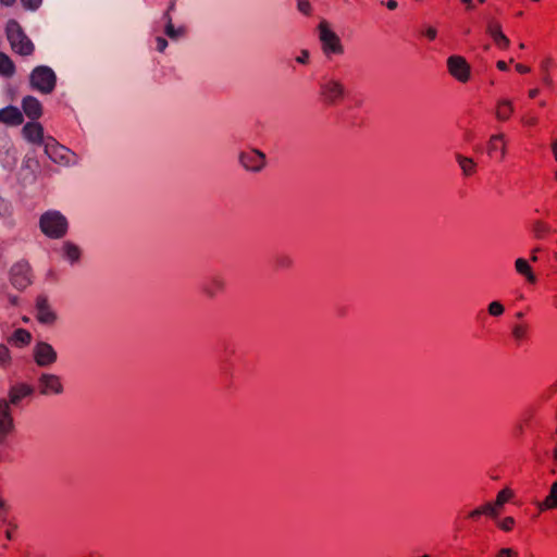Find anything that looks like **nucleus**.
Listing matches in <instances>:
<instances>
[{"label":"nucleus","instance_id":"1","mask_svg":"<svg viewBox=\"0 0 557 557\" xmlns=\"http://www.w3.org/2000/svg\"><path fill=\"white\" fill-rule=\"evenodd\" d=\"M40 231L49 238H62L69 230V222L58 210H48L39 219Z\"/></svg>","mask_w":557,"mask_h":557},{"label":"nucleus","instance_id":"2","mask_svg":"<svg viewBox=\"0 0 557 557\" xmlns=\"http://www.w3.org/2000/svg\"><path fill=\"white\" fill-rule=\"evenodd\" d=\"M7 37L15 53L27 57L34 52L35 46L33 41L26 36L16 21L8 22Z\"/></svg>","mask_w":557,"mask_h":557},{"label":"nucleus","instance_id":"3","mask_svg":"<svg viewBox=\"0 0 557 557\" xmlns=\"http://www.w3.org/2000/svg\"><path fill=\"white\" fill-rule=\"evenodd\" d=\"M29 84L33 89L41 94H51L57 84L55 73L47 65H38L29 75Z\"/></svg>","mask_w":557,"mask_h":557},{"label":"nucleus","instance_id":"4","mask_svg":"<svg viewBox=\"0 0 557 557\" xmlns=\"http://www.w3.org/2000/svg\"><path fill=\"white\" fill-rule=\"evenodd\" d=\"M318 30L321 49L325 57L330 58L333 54L344 53V46L342 45L341 38L330 28L326 21L320 22Z\"/></svg>","mask_w":557,"mask_h":557},{"label":"nucleus","instance_id":"5","mask_svg":"<svg viewBox=\"0 0 557 557\" xmlns=\"http://www.w3.org/2000/svg\"><path fill=\"white\" fill-rule=\"evenodd\" d=\"M346 92L345 85L336 77H325L320 84V95L327 104H336L345 98Z\"/></svg>","mask_w":557,"mask_h":557},{"label":"nucleus","instance_id":"6","mask_svg":"<svg viewBox=\"0 0 557 557\" xmlns=\"http://www.w3.org/2000/svg\"><path fill=\"white\" fill-rule=\"evenodd\" d=\"M35 394V387L25 382H14L10 385L8 391L9 408H23L27 399L32 398Z\"/></svg>","mask_w":557,"mask_h":557},{"label":"nucleus","instance_id":"7","mask_svg":"<svg viewBox=\"0 0 557 557\" xmlns=\"http://www.w3.org/2000/svg\"><path fill=\"white\" fill-rule=\"evenodd\" d=\"M10 282L18 290H24L32 283V269L27 261L20 260L10 269Z\"/></svg>","mask_w":557,"mask_h":557},{"label":"nucleus","instance_id":"8","mask_svg":"<svg viewBox=\"0 0 557 557\" xmlns=\"http://www.w3.org/2000/svg\"><path fill=\"white\" fill-rule=\"evenodd\" d=\"M35 317L40 324L51 326L58 320V314L52 308L48 296L38 295L35 302Z\"/></svg>","mask_w":557,"mask_h":557},{"label":"nucleus","instance_id":"9","mask_svg":"<svg viewBox=\"0 0 557 557\" xmlns=\"http://www.w3.org/2000/svg\"><path fill=\"white\" fill-rule=\"evenodd\" d=\"M33 357L38 367H51L58 359L55 349L47 342L39 341L33 347Z\"/></svg>","mask_w":557,"mask_h":557},{"label":"nucleus","instance_id":"10","mask_svg":"<svg viewBox=\"0 0 557 557\" xmlns=\"http://www.w3.org/2000/svg\"><path fill=\"white\" fill-rule=\"evenodd\" d=\"M37 387L42 396L61 395L64 391L61 377L53 373H41L37 379Z\"/></svg>","mask_w":557,"mask_h":557},{"label":"nucleus","instance_id":"11","mask_svg":"<svg viewBox=\"0 0 557 557\" xmlns=\"http://www.w3.org/2000/svg\"><path fill=\"white\" fill-rule=\"evenodd\" d=\"M238 161L245 170L257 173L265 165V154L258 149H250L242 151Z\"/></svg>","mask_w":557,"mask_h":557},{"label":"nucleus","instance_id":"12","mask_svg":"<svg viewBox=\"0 0 557 557\" xmlns=\"http://www.w3.org/2000/svg\"><path fill=\"white\" fill-rule=\"evenodd\" d=\"M226 287V278L222 273H213L201 284L202 293L210 299L222 294Z\"/></svg>","mask_w":557,"mask_h":557},{"label":"nucleus","instance_id":"13","mask_svg":"<svg viewBox=\"0 0 557 557\" xmlns=\"http://www.w3.org/2000/svg\"><path fill=\"white\" fill-rule=\"evenodd\" d=\"M449 73L459 82L466 83L470 77V65L465 58L451 55L447 60Z\"/></svg>","mask_w":557,"mask_h":557},{"label":"nucleus","instance_id":"14","mask_svg":"<svg viewBox=\"0 0 557 557\" xmlns=\"http://www.w3.org/2000/svg\"><path fill=\"white\" fill-rule=\"evenodd\" d=\"M45 153L54 163L69 162V149L57 143L52 137L47 138V140L45 141Z\"/></svg>","mask_w":557,"mask_h":557},{"label":"nucleus","instance_id":"15","mask_svg":"<svg viewBox=\"0 0 557 557\" xmlns=\"http://www.w3.org/2000/svg\"><path fill=\"white\" fill-rule=\"evenodd\" d=\"M14 429V421L7 400H0V444L4 442L7 435Z\"/></svg>","mask_w":557,"mask_h":557},{"label":"nucleus","instance_id":"16","mask_svg":"<svg viewBox=\"0 0 557 557\" xmlns=\"http://www.w3.org/2000/svg\"><path fill=\"white\" fill-rule=\"evenodd\" d=\"M23 113L18 108L14 106H8L3 109H0V123L10 126H18L23 123Z\"/></svg>","mask_w":557,"mask_h":557},{"label":"nucleus","instance_id":"17","mask_svg":"<svg viewBox=\"0 0 557 557\" xmlns=\"http://www.w3.org/2000/svg\"><path fill=\"white\" fill-rule=\"evenodd\" d=\"M23 136L26 140L33 144H44V128L37 122H28L23 126L22 129Z\"/></svg>","mask_w":557,"mask_h":557},{"label":"nucleus","instance_id":"18","mask_svg":"<svg viewBox=\"0 0 557 557\" xmlns=\"http://www.w3.org/2000/svg\"><path fill=\"white\" fill-rule=\"evenodd\" d=\"M22 108L24 113L33 121L39 119L42 114L40 101L33 96H26L23 98Z\"/></svg>","mask_w":557,"mask_h":557},{"label":"nucleus","instance_id":"19","mask_svg":"<svg viewBox=\"0 0 557 557\" xmlns=\"http://www.w3.org/2000/svg\"><path fill=\"white\" fill-rule=\"evenodd\" d=\"M60 255L63 259L69 261L71 264H75L81 259L82 250L76 244H74L70 240H66V242H63L61 245Z\"/></svg>","mask_w":557,"mask_h":557},{"label":"nucleus","instance_id":"20","mask_svg":"<svg viewBox=\"0 0 557 557\" xmlns=\"http://www.w3.org/2000/svg\"><path fill=\"white\" fill-rule=\"evenodd\" d=\"M499 152V159L503 160L506 156V145L503 134L492 135L487 144V153L490 157H494Z\"/></svg>","mask_w":557,"mask_h":557},{"label":"nucleus","instance_id":"21","mask_svg":"<svg viewBox=\"0 0 557 557\" xmlns=\"http://www.w3.org/2000/svg\"><path fill=\"white\" fill-rule=\"evenodd\" d=\"M163 20L165 21L164 33L169 38L172 40H177L185 35V27L181 26L175 28L169 12H164Z\"/></svg>","mask_w":557,"mask_h":557},{"label":"nucleus","instance_id":"22","mask_svg":"<svg viewBox=\"0 0 557 557\" xmlns=\"http://www.w3.org/2000/svg\"><path fill=\"white\" fill-rule=\"evenodd\" d=\"M537 507L541 511L557 508V481L552 484L548 495Z\"/></svg>","mask_w":557,"mask_h":557},{"label":"nucleus","instance_id":"23","mask_svg":"<svg viewBox=\"0 0 557 557\" xmlns=\"http://www.w3.org/2000/svg\"><path fill=\"white\" fill-rule=\"evenodd\" d=\"M513 112L512 102L508 99H503L497 102L496 117L499 121H507Z\"/></svg>","mask_w":557,"mask_h":557},{"label":"nucleus","instance_id":"24","mask_svg":"<svg viewBox=\"0 0 557 557\" xmlns=\"http://www.w3.org/2000/svg\"><path fill=\"white\" fill-rule=\"evenodd\" d=\"M293 264V257L286 252H277L273 257V265L276 270H288Z\"/></svg>","mask_w":557,"mask_h":557},{"label":"nucleus","instance_id":"25","mask_svg":"<svg viewBox=\"0 0 557 557\" xmlns=\"http://www.w3.org/2000/svg\"><path fill=\"white\" fill-rule=\"evenodd\" d=\"M15 73V65L8 54L0 51V74L4 77H12Z\"/></svg>","mask_w":557,"mask_h":557},{"label":"nucleus","instance_id":"26","mask_svg":"<svg viewBox=\"0 0 557 557\" xmlns=\"http://www.w3.org/2000/svg\"><path fill=\"white\" fill-rule=\"evenodd\" d=\"M515 267H516V271L519 274L524 275L530 283H535L536 277L533 274L531 267L529 265V263L525 259L518 258L515 262Z\"/></svg>","mask_w":557,"mask_h":557},{"label":"nucleus","instance_id":"27","mask_svg":"<svg viewBox=\"0 0 557 557\" xmlns=\"http://www.w3.org/2000/svg\"><path fill=\"white\" fill-rule=\"evenodd\" d=\"M32 334L25 329H17L13 332L10 342L23 347L30 343Z\"/></svg>","mask_w":557,"mask_h":557},{"label":"nucleus","instance_id":"28","mask_svg":"<svg viewBox=\"0 0 557 557\" xmlns=\"http://www.w3.org/2000/svg\"><path fill=\"white\" fill-rule=\"evenodd\" d=\"M456 160L466 176H470L475 171V163L471 158L465 157L460 153H456Z\"/></svg>","mask_w":557,"mask_h":557},{"label":"nucleus","instance_id":"29","mask_svg":"<svg viewBox=\"0 0 557 557\" xmlns=\"http://www.w3.org/2000/svg\"><path fill=\"white\" fill-rule=\"evenodd\" d=\"M491 37L493 38L495 45L498 48L506 49L509 47L510 41L504 33H497V34L491 35Z\"/></svg>","mask_w":557,"mask_h":557},{"label":"nucleus","instance_id":"30","mask_svg":"<svg viewBox=\"0 0 557 557\" xmlns=\"http://www.w3.org/2000/svg\"><path fill=\"white\" fill-rule=\"evenodd\" d=\"M491 37L493 38L495 45L498 48L506 49L509 47L510 41L504 33H497V34L491 35Z\"/></svg>","mask_w":557,"mask_h":557},{"label":"nucleus","instance_id":"31","mask_svg":"<svg viewBox=\"0 0 557 557\" xmlns=\"http://www.w3.org/2000/svg\"><path fill=\"white\" fill-rule=\"evenodd\" d=\"M505 308L499 301H492L488 305V313L494 317H499L504 313Z\"/></svg>","mask_w":557,"mask_h":557},{"label":"nucleus","instance_id":"32","mask_svg":"<svg viewBox=\"0 0 557 557\" xmlns=\"http://www.w3.org/2000/svg\"><path fill=\"white\" fill-rule=\"evenodd\" d=\"M548 231V226L541 221H536L533 225V232L535 233V236L539 238L543 237Z\"/></svg>","mask_w":557,"mask_h":557},{"label":"nucleus","instance_id":"33","mask_svg":"<svg viewBox=\"0 0 557 557\" xmlns=\"http://www.w3.org/2000/svg\"><path fill=\"white\" fill-rule=\"evenodd\" d=\"M486 33L491 36L497 33H503L502 26L498 22L491 20L486 26Z\"/></svg>","mask_w":557,"mask_h":557},{"label":"nucleus","instance_id":"34","mask_svg":"<svg viewBox=\"0 0 557 557\" xmlns=\"http://www.w3.org/2000/svg\"><path fill=\"white\" fill-rule=\"evenodd\" d=\"M10 359L9 348L5 345H0V366H5Z\"/></svg>","mask_w":557,"mask_h":557},{"label":"nucleus","instance_id":"35","mask_svg":"<svg viewBox=\"0 0 557 557\" xmlns=\"http://www.w3.org/2000/svg\"><path fill=\"white\" fill-rule=\"evenodd\" d=\"M297 8L301 13L306 15H309L311 12V4L308 0H298Z\"/></svg>","mask_w":557,"mask_h":557},{"label":"nucleus","instance_id":"36","mask_svg":"<svg viewBox=\"0 0 557 557\" xmlns=\"http://www.w3.org/2000/svg\"><path fill=\"white\" fill-rule=\"evenodd\" d=\"M509 493L506 490L500 491L497 494L495 505L497 507H502L508 499H509Z\"/></svg>","mask_w":557,"mask_h":557},{"label":"nucleus","instance_id":"37","mask_svg":"<svg viewBox=\"0 0 557 557\" xmlns=\"http://www.w3.org/2000/svg\"><path fill=\"white\" fill-rule=\"evenodd\" d=\"M497 508L498 507L495 504L487 503L483 506V512L484 515L496 517L498 515Z\"/></svg>","mask_w":557,"mask_h":557},{"label":"nucleus","instance_id":"38","mask_svg":"<svg viewBox=\"0 0 557 557\" xmlns=\"http://www.w3.org/2000/svg\"><path fill=\"white\" fill-rule=\"evenodd\" d=\"M515 524V519L512 517H506L499 522V527L504 531H510Z\"/></svg>","mask_w":557,"mask_h":557},{"label":"nucleus","instance_id":"39","mask_svg":"<svg viewBox=\"0 0 557 557\" xmlns=\"http://www.w3.org/2000/svg\"><path fill=\"white\" fill-rule=\"evenodd\" d=\"M21 1L25 9L35 11L40 7L42 0H21Z\"/></svg>","mask_w":557,"mask_h":557},{"label":"nucleus","instance_id":"40","mask_svg":"<svg viewBox=\"0 0 557 557\" xmlns=\"http://www.w3.org/2000/svg\"><path fill=\"white\" fill-rule=\"evenodd\" d=\"M512 335L516 339H522L525 335V327L522 325H515L512 329Z\"/></svg>","mask_w":557,"mask_h":557},{"label":"nucleus","instance_id":"41","mask_svg":"<svg viewBox=\"0 0 557 557\" xmlns=\"http://www.w3.org/2000/svg\"><path fill=\"white\" fill-rule=\"evenodd\" d=\"M310 59V52L306 49L300 51V54L296 57V62L299 64H307Z\"/></svg>","mask_w":557,"mask_h":557},{"label":"nucleus","instance_id":"42","mask_svg":"<svg viewBox=\"0 0 557 557\" xmlns=\"http://www.w3.org/2000/svg\"><path fill=\"white\" fill-rule=\"evenodd\" d=\"M10 203L0 196V216H5L9 214Z\"/></svg>","mask_w":557,"mask_h":557},{"label":"nucleus","instance_id":"43","mask_svg":"<svg viewBox=\"0 0 557 557\" xmlns=\"http://www.w3.org/2000/svg\"><path fill=\"white\" fill-rule=\"evenodd\" d=\"M496 557H518V553L511 548H502Z\"/></svg>","mask_w":557,"mask_h":557},{"label":"nucleus","instance_id":"44","mask_svg":"<svg viewBox=\"0 0 557 557\" xmlns=\"http://www.w3.org/2000/svg\"><path fill=\"white\" fill-rule=\"evenodd\" d=\"M521 121L524 125H528V126H534L537 123L536 116L532 115V114H527V115L522 116Z\"/></svg>","mask_w":557,"mask_h":557},{"label":"nucleus","instance_id":"45","mask_svg":"<svg viewBox=\"0 0 557 557\" xmlns=\"http://www.w3.org/2000/svg\"><path fill=\"white\" fill-rule=\"evenodd\" d=\"M157 50L163 52L168 47V41L163 37H157Z\"/></svg>","mask_w":557,"mask_h":557},{"label":"nucleus","instance_id":"46","mask_svg":"<svg viewBox=\"0 0 557 557\" xmlns=\"http://www.w3.org/2000/svg\"><path fill=\"white\" fill-rule=\"evenodd\" d=\"M34 165H38V162L36 159L26 157L23 161V166L27 169H33Z\"/></svg>","mask_w":557,"mask_h":557},{"label":"nucleus","instance_id":"47","mask_svg":"<svg viewBox=\"0 0 557 557\" xmlns=\"http://www.w3.org/2000/svg\"><path fill=\"white\" fill-rule=\"evenodd\" d=\"M424 35L430 39V40H434L436 38V35H437V30L430 26L425 29L424 32Z\"/></svg>","mask_w":557,"mask_h":557},{"label":"nucleus","instance_id":"48","mask_svg":"<svg viewBox=\"0 0 557 557\" xmlns=\"http://www.w3.org/2000/svg\"><path fill=\"white\" fill-rule=\"evenodd\" d=\"M484 515L483 512V506L482 507H479L474 510H472L470 513H469V517L472 518V519H476L479 518L480 516Z\"/></svg>","mask_w":557,"mask_h":557},{"label":"nucleus","instance_id":"49","mask_svg":"<svg viewBox=\"0 0 557 557\" xmlns=\"http://www.w3.org/2000/svg\"><path fill=\"white\" fill-rule=\"evenodd\" d=\"M516 70H517L519 73H528V72H530V67H528V66H525V65H523V64H520V63H518V64L516 65Z\"/></svg>","mask_w":557,"mask_h":557},{"label":"nucleus","instance_id":"50","mask_svg":"<svg viewBox=\"0 0 557 557\" xmlns=\"http://www.w3.org/2000/svg\"><path fill=\"white\" fill-rule=\"evenodd\" d=\"M385 4L388 10H395L398 7V3L396 0H388V1H386Z\"/></svg>","mask_w":557,"mask_h":557},{"label":"nucleus","instance_id":"51","mask_svg":"<svg viewBox=\"0 0 557 557\" xmlns=\"http://www.w3.org/2000/svg\"><path fill=\"white\" fill-rule=\"evenodd\" d=\"M461 2L466 5L467 10H473L474 9L473 0H461Z\"/></svg>","mask_w":557,"mask_h":557},{"label":"nucleus","instance_id":"52","mask_svg":"<svg viewBox=\"0 0 557 557\" xmlns=\"http://www.w3.org/2000/svg\"><path fill=\"white\" fill-rule=\"evenodd\" d=\"M497 69L500 70V71H507L508 70V65L505 61H498L497 62Z\"/></svg>","mask_w":557,"mask_h":557},{"label":"nucleus","instance_id":"53","mask_svg":"<svg viewBox=\"0 0 557 557\" xmlns=\"http://www.w3.org/2000/svg\"><path fill=\"white\" fill-rule=\"evenodd\" d=\"M539 95V89L537 88H533L529 91V97L530 98H535L536 96Z\"/></svg>","mask_w":557,"mask_h":557},{"label":"nucleus","instance_id":"54","mask_svg":"<svg viewBox=\"0 0 557 557\" xmlns=\"http://www.w3.org/2000/svg\"><path fill=\"white\" fill-rule=\"evenodd\" d=\"M552 148H553L554 156H555V158L557 160V140L553 141Z\"/></svg>","mask_w":557,"mask_h":557},{"label":"nucleus","instance_id":"55","mask_svg":"<svg viewBox=\"0 0 557 557\" xmlns=\"http://www.w3.org/2000/svg\"><path fill=\"white\" fill-rule=\"evenodd\" d=\"M9 300L13 306H16L18 298L17 296H9Z\"/></svg>","mask_w":557,"mask_h":557},{"label":"nucleus","instance_id":"56","mask_svg":"<svg viewBox=\"0 0 557 557\" xmlns=\"http://www.w3.org/2000/svg\"><path fill=\"white\" fill-rule=\"evenodd\" d=\"M0 1L2 4L7 5V7L12 5L15 2V0H0Z\"/></svg>","mask_w":557,"mask_h":557},{"label":"nucleus","instance_id":"57","mask_svg":"<svg viewBox=\"0 0 557 557\" xmlns=\"http://www.w3.org/2000/svg\"><path fill=\"white\" fill-rule=\"evenodd\" d=\"M539 251V248L534 249L533 252H532V261H536L537 260V257H536V252Z\"/></svg>","mask_w":557,"mask_h":557},{"label":"nucleus","instance_id":"58","mask_svg":"<svg viewBox=\"0 0 557 557\" xmlns=\"http://www.w3.org/2000/svg\"><path fill=\"white\" fill-rule=\"evenodd\" d=\"M174 8H175V3H174V2H171V3H170V5H169V8H168V10H166L165 12H169V13H170L171 11H173V10H174Z\"/></svg>","mask_w":557,"mask_h":557},{"label":"nucleus","instance_id":"59","mask_svg":"<svg viewBox=\"0 0 557 557\" xmlns=\"http://www.w3.org/2000/svg\"><path fill=\"white\" fill-rule=\"evenodd\" d=\"M517 431H518V433H519V434H522V433H523V428H522V425H521V424H519V425L517 426Z\"/></svg>","mask_w":557,"mask_h":557},{"label":"nucleus","instance_id":"60","mask_svg":"<svg viewBox=\"0 0 557 557\" xmlns=\"http://www.w3.org/2000/svg\"><path fill=\"white\" fill-rule=\"evenodd\" d=\"M5 536H7V539H8V540H12V533H11V531H7V532H5Z\"/></svg>","mask_w":557,"mask_h":557},{"label":"nucleus","instance_id":"61","mask_svg":"<svg viewBox=\"0 0 557 557\" xmlns=\"http://www.w3.org/2000/svg\"><path fill=\"white\" fill-rule=\"evenodd\" d=\"M554 459L557 462V447L554 449Z\"/></svg>","mask_w":557,"mask_h":557},{"label":"nucleus","instance_id":"62","mask_svg":"<svg viewBox=\"0 0 557 557\" xmlns=\"http://www.w3.org/2000/svg\"><path fill=\"white\" fill-rule=\"evenodd\" d=\"M516 317H517L518 319H522V318H523V313H522V312H517Z\"/></svg>","mask_w":557,"mask_h":557},{"label":"nucleus","instance_id":"63","mask_svg":"<svg viewBox=\"0 0 557 557\" xmlns=\"http://www.w3.org/2000/svg\"><path fill=\"white\" fill-rule=\"evenodd\" d=\"M522 15H523V12H522V11H520V12H518V13H517V16H522Z\"/></svg>","mask_w":557,"mask_h":557},{"label":"nucleus","instance_id":"64","mask_svg":"<svg viewBox=\"0 0 557 557\" xmlns=\"http://www.w3.org/2000/svg\"><path fill=\"white\" fill-rule=\"evenodd\" d=\"M545 104H546V103H545V101H541V102H540V106H541V107H545Z\"/></svg>","mask_w":557,"mask_h":557}]
</instances>
